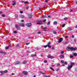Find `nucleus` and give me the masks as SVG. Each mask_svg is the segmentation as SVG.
Listing matches in <instances>:
<instances>
[{"instance_id":"cd10ccee","label":"nucleus","mask_w":77,"mask_h":77,"mask_svg":"<svg viewBox=\"0 0 77 77\" xmlns=\"http://www.w3.org/2000/svg\"><path fill=\"white\" fill-rule=\"evenodd\" d=\"M64 20H68V18L65 17L64 18Z\"/></svg>"},{"instance_id":"052dcab7","label":"nucleus","mask_w":77,"mask_h":77,"mask_svg":"<svg viewBox=\"0 0 77 77\" xmlns=\"http://www.w3.org/2000/svg\"><path fill=\"white\" fill-rule=\"evenodd\" d=\"M52 50H53V49H54V47H52Z\"/></svg>"},{"instance_id":"aec40b11","label":"nucleus","mask_w":77,"mask_h":77,"mask_svg":"<svg viewBox=\"0 0 77 77\" xmlns=\"http://www.w3.org/2000/svg\"><path fill=\"white\" fill-rule=\"evenodd\" d=\"M57 22L56 21H54V24H55V25L57 24Z\"/></svg>"},{"instance_id":"1a4fd4ad","label":"nucleus","mask_w":77,"mask_h":77,"mask_svg":"<svg viewBox=\"0 0 77 77\" xmlns=\"http://www.w3.org/2000/svg\"><path fill=\"white\" fill-rule=\"evenodd\" d=\"M70 48H70V47H69V46L67 47L66 48V49H67V51H70Z\"/></svg>"},{"instance_id":"69168bd1","label":"nucleus","mask_w":77,"mask_h":77,"mask_svg":"<svg viewBox=\"0 0 77 77\" xmlns=\"http://www.w3.org/2000/svg\"><path fill=\"white\" fill-rule=\"evenodd\" d=\"M72 11H73V10H70V12H72Z\"/></svg>"},{"instance_id":"c9c22d12","label":"nucleus","mask_w":77,"mask_h":77,"mask_svg":"<svg viewBox=\"0 0 77 77\" xmlns=\"http://www.w3.org/2000/svg\"><path fill=\"white\" fill-rule=\"evenodd\" d=\"M67 69H68V71H69L71 69V68H68Z\"/></svg>"},{"instance_id":"423d86ee","label":"nucleus","mask_w":77,"mask_h":77,"mask_svg":"<svg viewBox=\"0 0 77 77\" xmlns=\"http://www.w3.org/2000/svg\"><path fill=\"white\" fill-rule=\"evenodd\" d=\"M39 23H37V24H41L42 23V20H39L38 21Z\"/></svg>"},{"instance_id":"6ab92c4d","label":"nucleus","mask_w":77,"mask_h":77,"mask_svg":"<svg viewBox=\"0 0 77 77\" xmlns=\"http://www.w3.org/2000/svg\"><path fill=\"white\" fill-rule=\"evenodd\" d=\"M36 56V54H35V55H33V54H32L31 55V57H34V56Z\"/></svg>"},{"instance_id":"ddd939ff","label":"nucleus","mask_w":77,"mask_h":77,"mask_svg":"<svg viewBox=\"0 0 77 77\" xmlns=\"http://www.w3.org/2000/svg\"><path fill=\"white\" fill-rule=\"evenodd\" d=\"M70 50H71V51H74L75 50V48H70Z\"/></svg>"},{"instance_id":"13d9d810","label":"nucleus","mask_w":77,"mask_h":77,"mask_svg":"<svg viewBox=\"0 0 77 77\" xmlns=\"http://www.w3.org/2000/svg\"><path fill=\"white\" fill-rule=\"evenodd\" d=\"M24 3H28V2H25Z\"/></svg>"},{"instance_id":"a211bd4d","label":"nucleus","mask_w":77,"mask_h":77,"mask_svg":"<svg viewBox=\"0 0 77 77\" xmlns=\"http://www.w3.org/2000/svg\"><path fill=\"white\" fill-rule=\"evenodd\" d=\"M3 72L4 73H7V72H8V70H5Z\"/></svg>"},{"instance_id":"79ce46f5","label":"nucleus","mask_w":77,"mask_h":77,"mask_svg":"<svg viewBox=\"0 0 77 77\" xmlns=\"http://www.w3.org/2000/svg\"><path fill=\"white\" fill-rule=\"evenodd\" d=\"M14 33H17V32L16 31H15L14 32Z\"/></svg>"},{"instance_id":"a18cd8bd","label":"nucleus","mask_w":77,"mask_h":77,"mask_svg":"<svg viewBox=\"0 0 77 77\" xmlns=\"http://www.w3.org/2000/svg\"><path fill=\"white\" fill-rule=\"evenodd\" d=\"M44 63H47V60H45L44 61Z\"/></svg>"},{"instance_id":"e433bc0d","label":"nucleus","mask_w":77,"mask_h":77,"mask_svg":"<svg viewBox=\"0 0 77 77\" xmlns=\"http://www.w3.org/2000/svg\"><path fill=\"white\" fill-rule=\"evenodd\" d=\"M61 63H64V61L63 60H61Z\"/></svg>"},{"instance_id":"0eeeda50","label":"nucleus","mask_w":77,"mask_h":77,"mask_svg":"<svg viewBox=\"0 0 77 77\" xmlns=\"http://www.w3.org/2000/svg\"><path fill=\"white\" fill-rule=\"evenodd\" d=\"M20 62L18 61L14 63V65H19V64H20Z\"/></svg>"},{"instance_id":"5701e85b","label":"nucleus","mask_w":77,"mask_h":77,"mask_svg":"<svg viewBox=\"0 0 77 77\" xmlns=\"http://www.w3.org/2000/svg\"><path fill=\"white\" fill-rule=\"evenodd\" d=\"M44 77H50V76L49 75H45L44 76Z\"/></svg>"},{"instance_id":"c85d7f7f","label":"nucleus","mask_w":77,"mask_h":77,"mask_svg":"<svg viewBox=\"0 0 77 77\" xmlns=\"http://www.w3.org/2000/svg\"><path fill=\"white\" fill-rule=\"evenodd\" d=\"M65 24H63L62 25V27H65Z\"/></svg>"},{"instance_id":"72a5a7b5","label":"nucleus","mask_w":77,"mask_h":77,"mask_svg":"<svg viewBox=\"0 0 77 77\" xmlns=\"http://www.w3.org/2000/svg\"><path fill=\"white\" fill-rule=\"evenodd\" d=\"M40 73H41V74H43V75L45 74V73H43L42 72H41Z\"/></svg>"},{"instance_id":"864d4df0","label":"nucleus","mask_w":77,"mask_h":77,"mask_svg":"<svg viewBox=\"0 0 77 77\" xmlns=\"http://www.w3.org/2000/svg\"><path fill=\"white\" fill-rule=\"evenodd\" d=\"M75 71H77V68H75Z\"/></svg>"},{"instance_id":"ea45409f","label":"nucleus","mask_w":77,"mask_h":77,"mask_svg":"<svg viewBox=\"0 0 77 77\" xmlns=\"http://www.w3.org/2000/svg\"><path fill=\"white\" fill-rule=\"evenodd\" d=\"M20 14H23V11H20Z\"/></svg>"},{"instance_id":"2eb2a0df","label":"nucleus","mask_w":77,"mask_h":77,"mask_svg":"<svg viewBox=\"0 0 77 77\" xmlns=\"http://www.w3.org/2000/svg\"><path fill=\"white\" fill-rule=\"evenodd\" d=\"M25 16H24L23 15H21L20 16V18H25Z\"/></svg>"},{"instance_id":"4d7b16f0","label":"nucleus","mask_w":77,"mask_h":77,"mask_svg":"<svg viewBox=\"0 0 77 77\" xmlns=\"http://www.w3.org/2000/svg\"><path fill=\"white\" fill-rule=\"evenodd\" d=\"M68 37V36H66L65 37V38H67Z\"/></svg>"},{"instance_id":"49530a36","label":"nucleus","mask_w":77,"mask_h":77,"mask_svg":"<svg viewBox=\"0 0 77 77\" xmlns=\"http://www.w3.org/2000/svg\"><path fill=\"white\" fill-rule=\"evenodd\" d=\"M30 44V43H26V45H29V44Z\"/></svg>"},{"instance_id":"a878e982","label":"nucleus","mask_w":77,"mask_h":77,"mask_svg":"<svg viewBox=\"0 0 77 77\" xmlns=\"http://www.w3.org/2000/svg\"><path fill=\"white\" fill-rule=\"evenodd\" d=\"M68 30H69V31H71V30H72V28H69Z\"/></svg>"},{"instance_id":"c03bdc74","label":"nucleus","mask_w":77,"mask_h":77,"mask_svg":"<svg viewBox=\"0 0 77 77\" xmlns=\"http://www.w3.org/2000/svg\"><path fill=\"white\" fill-rule=\"evenodd\" d=\"M48 0H45V2L46 3H48Z\"/></svg>"},{"instance_id":"7ed1b4c3","label":"nucleus","mask_w":77,"mask_h":77,"mask_svg":"<svg viewBox=\"0 0 77 77\" xmlns=\"http://www.w3.org/2000/svg\"><path fill=\"white\" fill-rule=\"evenodd\" d=\"M23 74H24V75H27L28 74V72L26 71H23L22 72Z\"/></svg>"},{"instance_id":"3c124183","label":"nucleus","mask_w":77,"mask_h":77,"mask_svg":"<svg viewBox=\"0 0 77 77\" xmlns=\"http://www.w3.org/2000/svg\"><path fill=\"white\" fill-rule=\"evenodd\" d=\"M72 38H74V36L73 35H72Z\"/></svg>"},{"instance_id":"412c9836","label":"nucleus","mask_w":77,"mask_h":77,"mask_svg":"<svg viewBox=\"0 0 77 77\" xmlns=\"http://www.w3.org/2000/svg\"><path fill=\"white\" fill-rule=\"evenodd\" d=\"M9 46H7V47H6L5 48V49H6V50H8V49H9Z\"/></svg>"},{"instance_id":"f257e3e1","label":"nucleus","mask_w":77,"mask_h":77,"mask_svg":"<svg viewBox=\"0 0 77 77\" xmlns=\"http://www.w3.org/2000/svg\"><path fill=\"white\" fill-rule=\"evenodd\" d=\"M74 65H75V63H70V65L68 67V68H72V66Z\"/></svg>"},{"instance_id":"774afa93","label":"nucleus","mask_w":77,"mask_h":77,"mask_svg":"<svg viewBox=\"0 0 77 77\" xmlns=\"http://www.w3.org/2000/svg\"><path fill=\"white\" fill-rule=\"evenodd\" d=\"M29 18H32V16L30 15V16H29Z\"/></svg>"},{"instance_id":"473e14b6","label":"nucleus","mask_w":77,"mask_h":77,"mask_svg":"<svg viewBox=\"0 0 77 77\" xmlns=\"http://www.w3.org/2000/svg\"><path fill=\"white\" fill-rule=\"evenodd\" d=\"M20 45L19 44H18L17 45H16V48L18 47H19V46Z\"/></svg>"},{"instance_id":"5fc2aeb1","label":"nucleus","mask_w":77,"mask_h":77,"mask_svg":"<svg viewBox=\"0 0 77 77\" xmlns=\"http://www.w3.org/2000/svg\"><path fill=\"white\" fill-rule=\"evenodd\" d=\"M40 33H41V32H38V34H40Z\"/></svg>"},{"instance_id":"4468645a","label":"nucleus","mask_w":77,"mask_h":77,"mask_svg":"<svg viewBox=\"0 0 77 77\" xmlns=\"http://www.w3.org/2000/svg\"><path fill=\"white\" fill-rule=\"evenodd\" d=\"M19 26H22V27H24V25L23 23H21L19 24Z\"/></svg>"},{"instance_id":"0e129e2a","label":"nucleus","mask_w":77,"mask_h":77,"mask_svg":"<svg viewBox=\"0 0 77 77\" xmlns=\"http://www.w3.org/2000/svg\"><path fill=\"white\" fill-rule=\"evenodd\" d=\"M70 57L71 58H72V57H72V56H70Z\"/></svg>"},{"instance_id":"bf43d9fd","label":"nucleus","mask_w":77,"mask_h":77,"mask_svg":"<svg viewBox=\"0 0 77 77\" xmlns=\"http://www.w3.org/2000/svg\"><path fill=\"white\" fill-rule=\"evenodd\" d=\"M44 17H45V16H43L42 17V18H44Z\"/></svg>"},{"instance_id":"37998d69","label":"nucleus","mask_w":77,"mask_h":77,"mask_svg":"<svg viewBox=\"0 0 77 77\" xmlns=\"http://www.w3.org/2000/svg\"><path fill=\"white\" fill-rule=\"evenodd\" d=\"M61 54H63V53H64V52H63V51H62L61 52Z\"/></svg>"},{"instance_id":"7c9ffc66","label":"nucleus","mask_w":77,"mask_h":77,"mask_svg":"<svg viewBox=\"0 0 77 77\" xmlns=\"http://www.w3.org/2000/svg\"><path fill=\"white\" fill-rule=\"evenodd\" d=\"M47 29V27H44L43 28V29H44V30H45V29Z\"/></svg>"},{"instance_id":"f704fd0d","label":"nucleus","mask_w":77,"mask_h":77,"mask_svg":"<svg viewBox=\"0 0 77 77\" xmlns=\"http://www.w3.org/2000/svg\"><path fill=\"white\" fill-rule=\"evenodd\" d=\"M2 17H5V14H2Z\"/></svg>"},{"instance_id":"f8f14e48","label":"nucleus","mask_w":77,"mask_h":77,"mask_svg":"<svg viewBox=\"0 0 77 77\" xmlns=\"http://www.w3.org/2000/svg\"><path fill=\"white\" fill-rule=\"evenodd\" d=\"M64 56H65V55L63 54L61 55L60 56V58H63Z\"/></svg>"},{"instance_id":"20e7f679","label":"nucleus","mask_w":77,"mask_h":77,"mask_svg":"<svg viewBox=\"0 0 77 77\" xmlns=\"http://www.w3.org/2000/svg\"><path fill=\"white\" fill-rule=\"evenodd\" d=\"M27 27H30L32 26V23H28L26 24Z\"/></svg>"},{"instance_id":"603ef678","label":"nucleus","mask_w":77,"mask_h":77,"mask_svg":"<svg viewBox=\"0 0 77 77\" xmlns=\"http://www.w3.org/2000/svg\"><path fill=\"white\" fill-rule=\"evenodd\" d=\"M59 69L57 68V69L56 70L57 71H59Z\"/></svg>"},{"instance_id":"2f4dec72","label":"nucleus","mask_w":77,"mask_h":77,"mask_svg":"<svg viewBox=\"0 0 77 77\" xmlns=\"http://www.w3.org/2000/svg\"><path fill=\"white\" fill-rule=\"evenodd\" d=\"M50 44H51V43H50V42H49L48 43V44L47 45H50Z\"/></svg>"},{"instance_id":"4c0bfd02","label":"nucleus","mask_w":77,"mask_h":77,"mask_svg":"<svg viewBox=\"0 0 77 77\" xmlns=\"http://www.w3.org/2000/svg\"><path fill=\"white\" fill-rule=\"evenodd\" d=\"M15 17H16V18H17V17H18V15L17 14H15Z\"/></svg>"},{"instance_id":"9d476101","label":"nucleus","mask_w":77,"mask_h":77,"mask_svg":"<svg viewBox=\"0 0 77 77\" xmlns=\"http://www.w3.org/2000/svg\"><path fill=\"white\" fill-rule=\"evenodd\" d=\"M0 73H1V75H4L5 73H4V72L1 71H0Z\"/></svg>"},{"instance_id":"680f3d73","label":"nucleus","mask_w":77,"mask_h":77,"mask_svg":"<svg viewBox=\"0 0 77 77\" xmlns=\"http://www.w3.org/2000/svg\"><path fill=\"white\" fill-rule=\"evenodd\" d=\"M15 75V73H12V75Z\"/></svg>"},{"instance_id":"338daca9","label":"nucleus","mask_w":77,"mask_h":77,"mask_svg":"<svg viewBox=\"0 0 77 77\" xmlns=\"http://www.w3.org/2000/svg\"><path fill=\"white\" fill-rule=\"evenodd\" d=\"M26 9H28V8H29V7H26Z\"/></svg>"},{"instance_id":"6e6d98bb","label":"nucleus","mask_w":77,"mask_h":77,"mask_svg":"<svg viewBox=\"0 0 77 77\" xmlns=\"http://www.w3.org/2000/svg\"><path fill=\"white\" fill-rule=\"evenodd\" d=\"M0 14H3V12H2V11H0Z\"/></svg>"},{"instance_id":"f3484780","label":"nucleus","mask_w":77,"mask_h":77,"mask_svg":"<svg viewBox=\"0 0 77 77\" xmlns=\"http://www.w3.org/2000/svg\"><path fill=\"white\" fill-rule=\"evenodd\" d=\"M23 64H26V63H27V62L26 61H23Z\"/></svg>"},{"instance_id":"4be33fe9","label":"nucleus","mask_w":77,"mask_h":77,"mask_svg":"<svg viewBox=\"0 0 77 77\" xmlns=\"http://www.w3.org/2000/svg\"><path fill=\"white\" fill-rule=\"evenodd\" d=\"M53 33H54V34H56V33H57V32H56V31H53Z\"/></svg>"},{"instance_id":"de8ad7c7","label":"nucleus","mask_w":77,"mask_h":77,"mask_svg":"<svg viewBox=\"0 0 77 77\" xmlns=\"http://www.w3.org/2000/svg\"><path fill=\"white\" fill-rule=\"evenodd\" d=\"M8 47H10V48H11V47H12V46L11 45H8Z\"/></svg>"},{"instance_id":"393cba45","label":"nucleus","mask_w":77,"mask_h":77,"mask_svg":"<svg viewBox=\"0 0 77 77\" xmlns=\"http://www.w3.org/2000/svg\"><path fill=\"white\" fill-rule=\"evenodd\" d=\"M50 69H51V70H52V71H55L54 69H53V68H50Z\"/></svg>"},{"instance_id":"f03ea898","label":"nucleus","mask_w":77,"mask_h":77,"mask_svg":"<svg viewBox=\"0 0 77 77\" xmlns=\"http://www.w3.org/2000/svg\"><path fill=\"white\" fill-rule=\"evenodd\" d=\"M20 26L18 25H15V27H16V28H17V29H18V30H20Z\"/></svg>"},{"instance_id":"c756f323","label":"nucleus","mask_w":77,"mask_h":77,"mask_svg":"<svg viewBox=\"0 0 77 77\" xmlns=\"http://www.w3.org/2000/svg\"><path fill=\"white\" fill-rule=\"evenodd\" d=\"M44 47H45V48H46L47 47H48V45H45V46H44Z\"/></svg>"},{"instance_id":"e2e57ef3","label":"nucleus","mask_w":77,"mask_h":77,"mask_svg":"<svg viewBox=\"0 0 77 77\" xmlns=\"http://www.w3.org/2000/svg\"><path fill=\"white\" fill-rule=\"evenodd\" d=\"M74 42H75V41H76V40L75 39H74Z\"/></svg>"},{"instance_id":"09e8293b","label":"nucleus","mask_w":77,"mask_h":77,"mask_svg":"<svg viewBox=\"0 0 77 77\" xmlns=\"http://www.w3.org/2000/svg\"><path fill=\"white\" fill-rule=\"evenodd\" d=\"M50 22H48L47 24V25H50Z\"/></svg>"},{"instance_id":"b1692460","label":"nucleus","mask_w":77,"mask_h":77,"mask_svg":"<svg viewBox=\"0 0 77 77\" xmlns=\"http://www.w3.org/2000/svg\"><path fill=\"white\" fill-rule=\"evenodd\" d=\"M73 55L74 56H77V54L75 53H74Z\"/></svg>"},{"instance_id":"6e6552de","label":"nucleus","mask_w":77,"mask_h":77,"mask_svg":"<svg viewBox=\"0 0 77 77\" xmlns=\"http://www.w3.org/2000/svg\"><path fill=\"white\" fill-rule=\"evenodd\" d=\"M48 58H49L50 59H53V58H54V57H53L52 56H48Z\"/></svg>"},{"instance_id":"a19ab883","label":"nucleus","mask_w":77,"mask_h":77,"mask_svg":"<svg viewBox=\"0 0 77 77\" xmlns=\"http://www.w3.org/2000/svg\"><path fill=\"white\" fill-rule=\"evenodd\" d=\"M46 21V19H44L43 20V23H45Z\"/></svg>"},{"instance_id":"8fccbe9b","label":"nucleus","mask_w":77,"mask_h":77,"mask_svg":"<svg viewBox=\"0 0 77 77\" xmlns=\"http://www.w3.org/2000/svg\"><path fill=\"white\" fill-rule=\"evenodd\" d=\"M48 48H51V46L50 45H48Z\"/></svg>"},{"instance_id":"39448f33","label":"nucleus","mask_w":77,"mask_h":77,"mask_svg":"<svg viewBox=\"0 0 77 77\" xmlns=\"http://www.w3.org/2000/svg\"><path fill=\"white\" fill-rule=\"evenodd\" d=\"M16 5V1H13V3L12 4V5L13 6H14Z\"/></svg>"},{"instance_id":"dca6fc26","label":"nucleus","mask_w":77,"mask_h":77,"mask_svg":"<svg viewBox=\"0 0 77 77\" xmlns=\"http://www.w3.org/2000/svg\"><path fill=\"white\" fill-rule=\"evenodd\" d=\"M0 53H2V54L3 53V54H6V52H3L2 51H1L0 52Z\"/></svg>"},{"instance_id":"bb28decb","label":"nucleus","mask_w":77,"mask_h":77,"mask_svg":"<svg viewBox=\"0 0 77 77\" xmlns=\"http://www.w3.org/2000/svg\"><path fill=\"white\" fill-rule=\"evenodd\" d=\"M64 63L65 65H67V64H68V63L66 62H64Z\"/></svg>"},{"instance_id":"9b49d317","label":"nucleus","mask_w":77,"mask_h":77,"mask_svg":"<svg viewBox=\"0 0 77 77\" xmlns=\"http://www.w3.org/2000/svg\"><path fill=\"white\" fill-rule=\"evenodd\" d=\"M63 41V38H61L59 40V42H61L62 41Z\"/></svg>"},{"instance_id":"58836bf2","label":"nucleus","mask_w":77,"mask_h":77,"mask_svg":"<svg viewBox=\"0 0 77 77\" xmlns=\"http://www.w3.org/2000/svg\"><path fill=\"white\" fill-rule=\"evenodd\" d=\"M56 65H57V66H59V65H60V64L59 63H57V64H56Z\"/></svg>"}]
</instances>
